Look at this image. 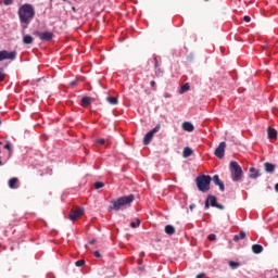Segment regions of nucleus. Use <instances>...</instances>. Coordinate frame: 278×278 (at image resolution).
Masks as SVG:
<instances>
[{
	"instance_id": "obj_49",
	"label": "nucleus",
	"mask_w": 278,
	"mask_h": 278,
	"mask_svg": "<svg viewBox=\"0 0 278 278\" xmlns=\"http://www.w3.org/2000/svg\"><path fill=\"white\" fill-rule=\"evenodd\" d=\"M205 1H210V0H205Z\"/></svg>"
},
{
	"instance_id": "obj_46",
	"label": "nucleus",
	"mask_w": 278,
	"mask_h": 278,
	"mask_svg": "<svg viewBox=\"0 0 278 278\" xmlns=\"http://www.w3.org/2000/svg\"><path fill=\"white\" fill-rule=\"evenodd\" d=\"M0 166H3V161H1V156H0Z\"/></svg>"
},
{
	"instance_id": "obj_17",
	"label": "nucleus",
	"mask_w": 278,
	"mask_h": 278,
	"mask_svg": "<svg viewBox=\"0 0 278 278\" xmlns=\"http://www.w3.org/2000/svg\"><path fill=\"white\" fill-rule=\"evenodd\" d=\"M252 251L256 255H260V253H262L264 251V247H262L261 244H253L252 245Z\"/></svg>"
},
{
	"instance_id": "obj_34",
	"label": "nucleus",
	"mask_w": 278,
	"mask_h": 278,
	"mask_svg": "<svg viewBox=\"0 0 278 278\" xmlns=\"http://www.w3.org/2000/svg\"><path fill=\"white\" fill-rule=\"evenodd\" d=\"M96 143L103 146V144H105V139H98V140L96 141Z\"/></svg>"
},
{
	"instance_id": "obj_45",
	"label": "nucleus",
	"mask_w": 278,
	"mask_h": 278,
	"mask_svg": "<svg viewBox=\"0 0 278 278\" xmlns=\"http://www.w3.org/2000/svg\"><path fill=\"white\" fill-rule=\"evenodd\" d=\"M275 190H276V192H278V184H276Z\"/></svg>"
},
{
	"instance_id": "obj_32",
	"label": "nucleus",
	"mask_w": 278,
	"mask_h": 278,
	"mask_svg": "<svg viewBox=\"0 0 278 278\" xmlns=\"http://www.w3.org/2000/svg\"><path fill=\"white\" fill-rule=\"evenodd\" d=\"M208 240L211 242H214V240H216V235H214V233L208 235Z\"/></svg>"
},
{
	"instance_id": "obj_48",
	"label": "nucleus",
	"mask_w": 278,
	"mask_h": 278,
	"mask_svg": "<svg viewBox=\"0 0 278 278\" xmlns=\"http://www.w3.org/2000/svg\"><path fill=\"white\" fill-rule=\"evenodd\" d=\"M0 125H1V119H0Z\"/></svg>"
},
{
	"instance_id": "obj_16",
	"label": "nucleus",
	"mask_w": 278,
	"mask_h": 278,
	"mask_svg": "<svg viewBox=\"0 0 278 278\" xmlns=\"http://www.w3.org/2000/svg\"><path fill=\"white\" fill-rule=\"evenodd\" d=\"M247 238V232L244 230H241L239 235H235L232 240L233 242H238L239 240H244Z\"/></svg>"
},
{
	"instance_id": "obj_23",
	"label": "nucleus",
	"mask_w": 278,
	"mask_h": 278,
	"mask_svg": "<svg viewBox=\"0 0 278 278\" xmlns=\"http://www.w3.org/2000/svg\"><path fill=\"white\" fill-rule=\"evenodd\" d=\"M106 101L110 103V105H118V98L108 97Z\"/></svg>"
},
{
	"instance_id": "obj_39",
	"label": "nucleus",
	"mask_w": 278,
	"mask_h": 278,
	"mask_svg": "<svg viewBox=\"0 0 278 278\" xmlns=\"http://www.w3.org/2000/svg\"><path fill=\"white\" fill-rule=\"evenodd\" d=\"M93 255H94V257H101V253H100L99 251H96V252L93 253Z\"/></svg>"
},
{
	"instance_id": "obj_20",
	"label": "nucleus",
	"mask_w": 278,
	"mask_h": 278,
	"mask_svg": "<svg viewBox=\"0 0 278 278\" xmlns=\"http://www.w3.org/2000/svg\"><path fill=\"white\" fill-rule=\"evenodd\" d=\"M17 184H18V178L13 177V178L9 179V188H11L12 190H14L16 188Z\"/></svg>"
},
{
	"instance_id": "obj_25",
	"label": "nucleus",
	"mask_w": 278,
	"mask_h": 278,
	"mask_svg": "<svg viewBox=\"0 0 278 278\" xmlns=\"http://www.w3.org/2000/svg\"><path fill=\"white\" fill-rule=\"evenodd\" d=\"M130 227L132 229H137V227H140V218H137L136 222H131Z\"/></svg>"
},
{
	"instance_id": "obj_38",
	"label": "nucleus",
	"mask_w": 278,
	"mask_h": 278,
	"mask_svg": "<svg viewBox=\"0 0 278 278\" xmlns=\"http://www.w3.org/2000/svg\"><path fill=\"white\" fill-rule=\"evenodd\" d=\"M164 97H165V99H170V97H173V96L170 93H168V92H165Z\"/></svg>"
},
{
	"instance_id": "obj_47",
	"label": "nucleus",
	"mask_w": 278,
	"mask_h": 278,
	"mask_svg": "<svg viewBox=\"0 0 278 278\" xmlns=\"http://www.w3.org/2000/svg\"><path fill=\"white\" fill-rule=\"evenodd\" d=\"M274 278H278V276L274 277Z\"/></svg>"
},
{
	"instance_id": "obj_1",
	"label": "nucleus",
	"mask_w": 278,
	"mask_h": 278,
	"mask_svg": "<svg viewBox=\"0 0 278 278\" xmlns=\"http://www.w3.org/2000/svg\"><path fill=\"white\" fill-rule=\"evenodd\" d=\"M34 16H36V11L34 10V7L31 4L26 3L18 9L20 22L24 25H29Z\"/></svg>"
},
{
	"instance_id": "obj_31",
	"label": "nucleus",
	"mask_w": 278,
	"mask_h": 278,
	"mask_svg": "<svg viewBox=\"0 0 278 278\" xmlns=\"http://www.w3.org/2000/svg\"><path fill=\"white\" fill-rule=\"evenodd\" d=\"M4 149H7L9 151V153H10V155H12V147H10V143H7L4 146Z\"/></svg>"
},
{
	"instance_id": "obj_33",
	"label": "nucleus",
	"mask_w": 278,
	"mask_h": 278,
	"mask_svg": "<svg viewBox=\"0 0 278 278\" xmlns=\"http://www.w3.org/2000/svg\"><path fill=\"white\" fill-rule=\"evenodd\" d=\"M4 5H12L14 3V0H3Z\"/></svg>"
},
{
	"instance_id": "obj_13",
	"label": "nucleus",
	"mask_w": 278,
	"mask_h": 278,
	"mask_svg": "<svg viewBox=\"0 0 278 278\" xmlns=\"http://www.w3.org/2000/svg\"><path fill=\"white\" fill-rule=\"evenodd\" d=\"M264 167H265V172L269 173V175H273V173H275V168H277L275 164L269 162L264 163Z\"/></svg>"
},
{
	"instance_id": "obj_4",
	"label": "nucleus",
	"mask_w": 278,
	"mask_h": 278,
	"mask_svg": "<svg viewBox=\"0 0 278 278\" xmlns=\"http://www.w3.org/2000/svg\"><path fill=\"white\" fill-rule=\"evenodd\" d=\"M195 184L200 192H208L210 184H212V176L201 175L195 178Z\"/></svg>"
},
{
	"instance_id": "obj_41",
	"label": "nucleus",
	"mask_w": 278,
	"mask_h": 278,
	"mask_svg": "<svg viewBox=\"0 0 278 278\" xmlns=\"http://www.w3.org/2000/svg\"><path fill=\"white\" fill-rule=\"evenodd\" d=\"M203 277H205V274H199L195 278H203Z\"/></svg>"
},
{
	"instance_id": "obj_11",
	"label": "nucleus",
	"mask_w": 278,
	"mask_h": 278,
	"mask_svg": "<svg viewBox=\"0 0 278 278\" xmlns=\"http://www.w3.org/2000/svg\"><path fill=\"white\" fill-rule=\"evenodd\" d=\"M213 182L215 184V186L219 187L220 192H225V184L223 182V180H220V177H218V175L213 176Z\"/></svg>"
},
{
	"instance_id": "obj_22",
	"label": "nucleus",
	"mask_w": 278,
	"mask_h": 278,
	"mask_svg": "<svg viewBox=\"0 0 278 278\" xmlns=\"http://www.w3.org/2000/svg\"><path fill=\"white\" fill-rule=\"evenodd\" d=\"M192 153H193L192 148L186 147L182 151V157H190Z\"/></svg>"
},
{
	"instance_id": "obj_27",
	"label": "nucleus",
	"mask_w": 278,
	"mask_h": 278,
	"mask_svg": "<svg viewBox=\"0 0 278 278\" xmlns=\"http://www.w3.org/2000/svg\"><path fill=\"white\" fill-rule=\"evenodd\" d=\"M94 188H96V190H101V188H105V184H103L101 181H97V182H94Z\"/></svg>"
},
{
	"instance_id": "obj_26",
	"label": "nucleus",
	"mask_w": 278,
	"mask_h": 278,
	"mask_svg": "<svg viewBox=\"0 0 278 278\" xmlns=\"http://www.w3.org/2000/svg\"><path fill=\"white\" fill-rule=\"evenodd\" d=\"M156 77H164V71L160 67H155Z\"/></svg>"
},
{
	"instance_id": "obj_35",
	"label": "nucleus",
	"mask_w": 278,
	"mask_h": 278,
	"mask_svg": "<svg viewBox=\"0 0 278 278\" xmlns=\"http://www.w3.org/2000/svg\"><path fill=\"white\" fill-rule=\"evenodd\" d=\"M243 21H244L245 23H251V16L245 15V16L243 17Z\"/></svg>"
},
{
	"instance_id": "obj_40",
	"label": "nucleus",
	"mask_w": 278,
	"mask_h": 278,
	"mask_svg": "<svg viewBox=\"0 0 278 278\" xmlns=\"http://www.w3.org/2000/svg\"><path fill=\"white\" fill-rule=\"evenodd\" d=\"M150 86H151L152 88H155V80H151V81H150Z\"/></svg>"
},
{
	"instance_id": "obj_36",
	"label": "nucleus",
	"mask_w": 278,
	"mask_h": 278,
	"mask_svg": "<svg viewBox=\"0 0 278 278\" xmlns=\"http://www.w3.org/2000/svg\"><path fill=\"white\" fill-rule=\"evenodd\" d=\"M160 64L157 63V56H154V68H159Z\"/></svg>"
},
{
	"instance_id": "obj_6",
	"label": "nucleus",
	"mask_w": 278,
	"mask_h": 278,
	"mask_svg": "<svg viewBox=\"0 0 278 278\" xmlns=\"http://www.w3.org/2000/svg\"><path fill=\"white\" fill-rule=\"evenodd\" d=\"M161 126L157 124L152 130H150L143 138V144H151V140H153V136L160 131Z\"/></svg>"
},
{
	"instance_id": "obj_24",
	"label": "nucleus",
	"mask_w": 278,
	"mask_h": 278,
	"mask_svg": "<svg viewBox=\"0 0 278 278\" xmlns=\"http://www.w3.org/2000/svg\"><path fill=\"white\" fill-rule=\"evenodd\" d=\"M188 90H190V85L189 84L182 85L180 88V94H184V92H188Z\"/></svg>"
},
{
	"instance_id": "obj_12",
	"label": "nucleus",
	"mask_w": 278,
	"mask_h": 278,
	"mask_svg": "<svg viewBox=\"0 0 278 278\" xmlns=\"http://www.w3.org/2000/svg\"><path fill=\"white\" fill-rule=\"evenodd\" d=\"M249 173L250 179H257V177H262V173H260V169H255V167H250Z\"/></svg>"
},
{
	"instance_id": "obj_15",
	"label": "nucleus",
	"mask_w": 278,
	"mask_h": 278,
	"mask_svg": "<svg viewBox=\"0 0 278 278\" xmlns=\"http://www.w3.org/2000/svg\"><path fill=\"white\" fill-rule=\"evenodd\" d=\"M182 129H184V131L192 132V131H194V125H192V123H190V122H185V123H182Z\"/></svg>"
},
{
	"instance_id": "obj_14",
	"label": "nucleus",
	"mask_w": 278,
	"mask_h": 278,
	"mask_svg": "<svg viewBox=\"0 0 278 278\" xmlns=\"http://www.w3.org/2000/svg\"><path fill=\"white\" fill-rule=\"evenodd\" d=\"M267 136L269 140H277V130L275 128H267Z\"/></svg>"
},
{
	"instance_id": "obj_19",
	"label": "nucleus",
	"mask_w": 278,
	"mask_h": 278,
	"mask_svg": "<svg viewBox=\"0 0 278 278\" xmlns=\"http://www.w3.org/2000/svg\"><path fill=\"white\" fill-rule=\"evenodd\" d=\"M23 42H24V45H33L34 37H31V35H24Z\"/></svg>"
},
{
	"instance_id": "obj_28",
	"label": "nucleus",
	"mask_w": 278,
	"mask_h": 278,
	"mask_svg": "<svg viewBox=\"0 0 278 278\" xmlns=\"http://www.w3.org/2000/svg\"><path fill=\"white\" fill-rule=\"evenodd\" d=\"M229 266H230V268H238L240 266V263L230 261Z\"/></svg>"
},
{
	"instance_id": "obj_30",
	"label": "nucleus",
	"mask_w": 278,
	"mask_h": 278,
	"mask_svg": "<svg viewBox=\"0 0 278 278\" xmlns=\"http://www.w3.org/2000/svg\"><path fill=\"white\" fill-rule=\"evenodd\" d=\"M5 79V73L3 72V68H0V81H3Z\"/></svg>"
},
{
	"instance_id": "obj_5",
	"label": "nucleus",
	"mask_w": 278,
	"mask_h": 278,
	"mask_svg": "<svg viewBox=\"0 0 278 278\" xmlns=\"http://www.w3.org/2000/svg\"><path fill=\"white\" fill-rule=\"evenodd\" d=\"M34 36H37V38L41 39L43 42H49L53 40V33L51 31H43L35 30Z\"/></svg>"
},
{
	"instance_id": "obj_37",
	"label": "nucleus",
	"mask_w": 278,
	"mask_h": 278,
	"mask_svg": "<svg viewBox=\"0 0 278 278\" xmlns=\"http://www.w3.org/2000/svg\"><path fill=\"white\" fill-rule=\"evenodd\" d=\"M215 207H217V210H225V206L223 204H218V202L215 204Z\"/></svg>"
},
{
	"instance_id": "obj_10",
	"label": "nucleus",
	"mask_w": 278,
	"mask_h": 278,
	"mask_svg": "<svg viewBox=\"0 0 278 278\" xmlns=\"http://www.w3.org/2000/svg\"><path fill=\"white\" fill-rule=\"evenodd\" d=\"M216 197L215 195H208L205 200V205H204V208L205 210H210V206L211 207H215L216 205Z\"/></svg>"
},
{
	"instance_id": "obj_44",
	"label": "nucleus",
	"mask_w": 278,
	"mask_h": 278,
	"mask_svg": "<svg viewBox=\"0 0 278 278\" xmlns=\"http://www.w3.org/2000/svg\"><path fill=\"white\" fill-rule=\"evenodd\" d=\"M94 242H97V240L92 239L89 241V244H94Z\"/></svg>"
},
{
	"instance_id": "obj_21",
	"label": "nucleus",
	"mask_w": 278,
	"mask_h": 278,
	"mask_svg": "<svg viewBox=\"0 0 278 278\" xmlns=\"http://www.w3.org/2000/svg\"><path fill=\"white\" fill-rule=\"evenodd\" d=\"M92 103V98L90 97H84L81 98V105L86 108L87 105H90Z\"/></svg>"
},
{
	"instance_id": "obj_42",
	"label": "nucleus",
	"mask_w": 278,
	"mask_h": 278,
	"mask_svg": "<svg viewBox=\"0 0 278 278\" xmlns=\"http://www.w3.org/2000/svg\"><path fill=\"white\" fill-rule=\"evenodd\" d=\"M76 85H77V80L71 81V86H76Z\"/></svg>"
},
{
	"instance_id": "obj_8",
	"label": "nucleus",
	"mask_w": 278,
	"mask_h": 278,
	"mask_svg": "<svg viewBox=\"0 0 278 278\" xmlns=\"http://www.w3.org/2000/svg\"><path fill=\"white\" fill-rule=\"evenodd\" d=\"M226 147H227V143H225V141H222L219 146L215 149L214 154L216 155V157H218V160H223L225 157Z\"/></svg>"
},
{
	"instance_id": "obj_2",
	"label": "nucleus",
	"mask_w": 278,
	"mask_h": 278,
	"mask_svg": "<svg viewBox=\"0 0 278 278\" xmlns=\"http://www.w3.org/2000/svg\"><path fill=\"white\" fill-rule=\"evenodd\" d=\"M134 199H135L134 194H130V195L118 198L115 201H112V206L109 207V212H112V210L114 212H118L121 207H124V205H130V203H134Z\"/></svg>"
},
{
	"instance_id": "obj_9",
	"label": "nucleus",
	"mask_w": 278,
	"mask_h": 278,
	"mask_svg": "<svg viewBox=\"0 0 278 278\" xmlns=\"http://www.w3.org/2000/svg\"><path fill=\"white\" fill-rule=\"evenodd\" d=\"M79 216H84V207H76L70 212L68 218L70 220H77Z\"/></svg>"
},
{
	"instance_id": "obj_18",
	"label": "nucleus",
	"mask_w": 278,
	"mask_h": 278,
	"mask_svg": "<svg viewBox=\"0 0 278 278\" xmlns=\"http://www.w3.org/2000/svg\"><path fill=\"white\" fill-rule=\"evenodd\" d=\"M175 228L173 225H166L165 226V233H167V236H175Z\"/></svg>"
},
{
	"instance_id": "obj_3",
	"label": "nucleus",
	"mask_w": 278,
	"mask_h": 278,
	"mask_svg": "<svg viewBox=\"0 0 278 278\" xmlns=\"http://www.w3.org/2000/svg\"><path fill=\"white\" fill-rule=\"evenodd\" d=\"M230 177L232 181L238 182L242 181V177H244V172L238 162L231 161L229 164Z\"/></svg>"
},
{
	"instance_id": "obj_29",
	"label": "nucleus",
	"mask_w": 278,
	"mask_h": 278,
	"mask_svg": "<svg viewBox=\"0 0 278 278\" xmlns=\"http://www.w3.org/2000/svg\"><path fill=\"white\" fill-rule=\"evenodd\" d=\"M84 264H86V261H84V260H79V261L75 262V266H77V267H81V266H84Z\"/></svg>"
},
{
	"instance_id": "obj_7",
	"label": "nucleus",
	"mask_w": 278,
	"mask_h": 278,
	"mask_svg": "<svg viewBox=\"0 0 278 278\" xmlns=\"http://www.w3.org/2000/svg\"><path fill=\"white\" fill-rule=\"evenodd\" d=\"M3 60H16V51L9 52L7 50L0 51V62Z\"/></svg>"
},
{
	"instance_id": "obj_43",
	"label": "nucleus",
	"mask_w": 278,
	"mask_h": 278,
	"mask_svg": "<svg viewBox=\"0 0 278 278\" xmlns=\"http://www.w3.org/2000/svg\"><path fill=\"white\" fill-rule=\"evenodd\" d=\"M190 210H191V212L194 210V207H197V205H194V204H191L190 206Z\"/></svg>"
}]
</instances>
